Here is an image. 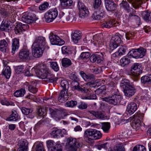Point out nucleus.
<instances>
[{
  "instance_id": "f257e3e1",
  "label": "nucleus",
  "mask_w": 151,
  "mask_h": 151,
  "mask_svg": "<svg viewBox=\"0 0 151 151\" xmlns=\"http://www.w3.org/2000/svg\"><path fill=\"white\" fill-rule=\"evenodd\" d=\"M43 65L37 66L35 72L37 76L41 77L45 79V81L48 83H52L56 81L58 78H55V76L51 71L47 69Z\"/></svg>"
},
{
  "instance_id": "f03ea898",
  "label": "nucleus",
  "mask_w": 151,
  "mask_h": 151,
  "mask_svg": "<svg viewBox=\"0 0 151 151\" xmlns=\"http://www.w3.org/2000/svg\"><path fill=\"white\" fill-rule=\"evenodd\" d=\"M121 87L123 89L125 96L129 97L133 96L135 92V89L132 85H131L129 81L122 80L120 85Z\"/></svg>"
},
{
  "instance_id": "7ed1b4c3",
  "label": "nucleus",
  "mask_w": 151,
  "mask_h": 151,
  "mask_svg": "<svg viewBox=\"0 0 151 151\" xmlns=\"http://www.w3.org/2000/svg\"><path fill=\"white\" fill-rule=\"evenodd\" d=\"M70 79L73 80V81L71 83L72 90H76L78 91H81L86 93H88L90 92V89L87 88L85 87L82 88L79 86V84L78 82L79 81V79L75 74L73 73L70 74Z\"/></svg>"
},
{
  "instance_id": "20e7f679",
  "label": "nucleus",
  "mask_w": 151,
  "mask_h": 151,
  "mask_svg": "<svg viewBox=\"0 0 151 151\" xmlns=\"http://www.w3.org/2000/svg\"><path fill=\"white\" fill-rule=\"evenodd\" d=\"M81 145L76 138L70 137L67 139L66 146L68 151H77L78 149L80 147Z\"/></svg>"
},
{
  "instance_id": "39448f33",
  "label": "nucleus",
  "mask_w": 151,
  "mask_h": 151,
  "mask_svg": "<svg viewBox=\"0 0 151 151\" xmlns=\"http://www.w3.org/2000/svg\"><path fill=\"white\" fill-rule=\"evenodd\" d=\"M146 51L145 49L141 47L131 50L129 52V55L132 57L138 59L143 57L146 54Z\"/></svg>"
},
{
  "instance_id": "423d86ee",
  "label": "nucleus",
  "mask_w": 151,
  "mask_h": 151,
  "mask_svg": "<svg viewBox=\"0 0 151 151\" xmlns=\"http://www.w3.org/2000/svg\"><path fill=\"white\" fill-rule=\"evenodd\" d=\"M49 110L52 117L56 121H59L63 119L66 115L65 114L66 110L64 109H61L60 110L56 111L49 108Z\"/></svg>"
},
{
  "instance_id": "0eeeda50",
  "label": "nucleus",
  "mask_w": 151,
  "mask_h": 151,
  "mask_svg": "<svg viewBox=\"0 0 151 151\" xmlns=\"http://www.w3.org/2000/svg\"><path fill=\"white\" fill-rule=\"evenodd\" d=\"M58 11L56 8L49 10L45 15V18L46 22L49 23L53 21L57 16Z\"/></svg>"
},
{
  "instance_id": "6e6552de",
  "label": "nucleus",
  "mask_w": 151,
  "mask_h": 151,
  "mask_svg": "<svg viewBox=\"0 0 151 151\" xmlns=\"http://www.w3.org/2000/svg\"><path fill=\"white\" fill-rule=\"evenodd\" d=\"M122 99V97L121 95L116 94L113 95L111 96L106 97L102 99L103 101L114 105L120 104Z\"/></svg>"
},
{
  "instance_id": "1a4fd4ad",
  "label": "nucleus",
  "mask_w": 151,
  "mask_h": 151,
  "mask_svg": "<svg viewBox=\"0 0 151 151\" xmlns=\"http://www.w3.org/2000/svg\"><path fill=\"white\" fill-rule=\"evenodd\" d=\"M121 40L120 37L117 35H115L111 38L109 44L110 49L113 50L120 45Z\"/></svg>"
},
{
  "instance_id": "9d476101",
  "label": "nucleus",
  "mask_w": 151,
  "mask_h": 151,
  "mask_svg": "<svg viewBox=\"0 0 151 151\" xmlns=\"http://www.w3.org/2000/svg\"><path fill=\"white\" fill-rule=\"evenodd\" d=\"M19 58L23 60H30L32 59L31 53L29 50L25 48L23 49L20 50L19 54Z\"/></svg>"
},
{
  "instance_id": "9b49d317",
  "label": "nucleus",
  "mask_w": 151,
  "mask_h": 151,
  "mask_svg": "<svg viewBox=\"0 0 151 151\" xmlns=\"http://www.w3.org/2000/svg\"><path fill=\"white\" fill-rule=\"evenodd\" d=\"M33 56L35 58H39L42 55L44 47L32 45Z\"/></svg>"
},
{
  "instance_id": "f8f14e48",
  "label": "nucleus",
  "mask_w": 151,
  "mask_h": 151,
  "mask_svg": "<svg viewBox=\"0 0 151 151\" xmlns=\"http://www.w3.org/2000/svg\"><path fill=\"white\" fill-rule=\"evenodd\" d=\"M141 65L138 63H135L131 67V73L132 75L134 76H137L139 75L142 72L140 69Z\"/></svg>"
},
{
  "instance_id": "ddd939ff",
  "label": "nucleus",
  "mask_w": 151,
  "mask_h": 151,
  "mask_svg": "<svg viewBox=\"0 0 151 151\" xmlns=\"http://www.w3.org/2000/svg\"><path fill=\"white\" fill-rule=\"evenodd\" d=\"M22 20L23 22L29 24L33 23L35 21L34 16L30 13L23 14Z\"/></svg>"
},
{
  "instance_id": "4468645a",
  "label": "nucleus",
  "mask_w": 151,
  "mask_h": 151,
  "mask_svg": "<svg viewBox=\"0 0 151 151\" xmlns=\"http://www.w3.org/2000/svg\"><path fill=\"white\" fill-rule=\"evenodd\" d=\"M49 39L52 44L61 45L64 44L65 42L63 40L55 35H53L49 37Z\"/></svg>"
},
{
  "instance_id": "2eb2a0df",
  "label": "nucleus",
  "mask_w": 151,
  "mask_h": 151,
  "mask_svg": "<svg viewBox=\"0 0 151 151\" xmlns=\"http://www.w3.org/2000/svg\"><path fill=\"white\" fill-rule=\"evenodd\" d=\"M46 44L45 38L43 37L40 36L36 38L32 45L35 46L44 47Z\"/></svg>"
},
{
  "instance_id": "dca6fc26",
  "label": "nucleus",
  "mask_w": 151,
  "mask_h": 151,
  "mask_svg": "<svg viewBox=\"0 0 151 151\" xmlns=\"http://www.w3.org/2000/svg\"><path fill=\"white\" fill-rule=\"evenodd\" d=\"M141 15L145 22L151 24V12L150 11L146 10L142 11L141 12Z\"/></svg>"
},
{
  "instance_id": "f3484780",
  "label": "nucleus",
  "mask_w": 151,
  "mask_h": 151,
  "mask_svg": "<svg viewBox=\"0 0 151 151\" xmlns=\"http://www.w3.org/2000/svg\"><path fill=\"white\" fill-rule=\"evenodd\" d=\"M90 61L93 63L96 62L98 63H102L103 61L102 57L100 55L95 54L92 55L90 57Z\"/></svg>"
},
{
  "instance_id": "a211bd4d",
  "label": "nucleus",
  "mask_w": 151,
  "mask_h": 151,
  "mask_svg": "<svg viewBox=\"0 0 151 151\" xmlns=\"http://www.w3.org/2000/svg\"><path fill=\"white\" fill-rule=\"evenodd\" d=\"M19 40L18 38H14L12 40V52L14 54L18 49L19 45Z\"/></svg>"
},
{
  "instance_id": "6ab92c4d",
  "label": "nucleus",
  "mask_w": 151,
  "mask_h": 151,
  "mask_svg": "<svg viewBox=\"0 0 151 151\" xmlns=\"http://www.w3.org/2000/svg\"><path fill=\"white\" fill-rule=\"evenodd\" d=\"M80 74L84 80L86 81H92L95 79V76L92 74H86L83 71H81Z\"/></svg>"
},
{
  "instance_id": "aec40b11",
  "label": "nucleus",
  "mask_w": 151,
  "mask_h": 151,
  "mask_svg": "<svg viewBox=\"0 0 151 151\" xmlns=\"http://www.w3.org/2000/svg\"><path fill=\"white\" fill-rule=\"evenodd\" d=\"M26 85H29L28 89L30 92L33 93H35L38 91L37 89L36 88L37 83L34 81H32L29 84L28 83L26 82Z\"/></svg>"
},
{
  "instance_id": "412c9836",
  "label": "nucleus",
  "mask_w": 151,
  "mask_h": 151,
  "mask_svg": "<svg viewBox=\"0 0 151 151\" xmlns=\"http://www.w3.org/2000/svg\"><path fill=\"white\" fill-rule=\"evenodd\" d=\"M69 98V95L68 94L67 90H62L60 94L58 100L60 102H62L68 100Z\"/></svg>"
},
{
  "instance_id": "4be33fe9",
  "label": "nucleus",
  "mask_w": 151,
  "mask_h": 151,
  "mask_svg": "<svg viewBox=\"0 0 151 151\" xmlns=\"http://www.w3.org/2000/svg\"><path fill=\"white\" fill-rule=\"evenodd\" d=\"M137 108V106L136 104L134 102H132L128 105L127 110L130 115H132L136 111Z\"/></svg>"
},
{
  "instance_id": "5701e85b",
  "label": "nucleus",
  "mask_w": 151,
  "mask_h": 151,
  "mask_svg": "<svg viewBox=\"0 0 151 151\" xmlns=\"http://www.w3.org/2000/svg\"><path fill=\"white\" fill-rule=\"evenodd\" d=\"M28 143L26 140L21 141L17 151H28Z\"/></svg>"
},
{
  "instance_id": "b1692460",
  "label": "nucleus",
  "mask_w": 151,
  "mask_h": 151,
  "mask_svg": "<svg viewBox=\"0 0 151 151\" xmlns=\"http://www.w3.org/2000/svg\"><path fill=\"white\" fill-rule=\"evenodd\" d=\"M105 15L104 11L102 10L100 12H94L93 14L92 18L94 20H100L104 17Z\"/></svg>"
},
{
  "instance_id": "393cba45",
  "label": "nucleus",
  "mask_w": 151,
  "mask_h": 151,
  "mask_svg": "<svg viewBox=\"0 0 151 151\" xmlns=\"http://www.w3.org/2000/svg\"><path fill=\"white\" fill-rule=\"evenodd\" d=\"M96 129H87L85 131L84 136L86 137L94 140Z\"/></svg>"
},
{
  "instance_id": "a878e982",
  "label": "nucleus",
  "mask_w": 151,
  "mask_h": 151,
  "mask_svg": "<svg viewBox=\"0 0 151 151\" xmlns=\"http://www.w3.org/2000/svg\"><path fill=\"white\" fill-rule=\"evenodd\" d=\"M126 47L125 46H122L117 51L112 54L113 57H118L124 55L125 52Z\"/></svg>"
},
{
  "instance_id": "bb28decb",
  "label": "nucleus",
  "mask_w": 151,
  "mask_h": 151,
  "mask_svg": "<svg viewBox=\"0 0 151 151\" xmlns=\"http://www.w3.org/2000/svg\"><path fill=\"white\" fill-rule=\"evenodd\" d=\"M88 112L98 119H103L105 117L104 112L98 111H89Z\"/></svg>"
},
{
  "instance_id": "cd10ccee",
  "label": "nucleus",
  "mask_w": 151,
  "mask_h": 151,
  "mask_svg": "<svg viewBox=\"0 0 151 151\" xmlns=\"http://www.w3.org/2000/svg\"><path fill=\"white\" fill-rule=\"evenodd\" d=\"M50 134L55 138H58L59 137L60 135L61 137L63 136L62 131L61 129H58L56 128L52 129Z\"/></svg>"
},
{
  "instance_id": "c85d7f7f",
  "label": "nucleus",
  "mask_w": 151,
  "mask_h": 151,
  "mask_svg": "<svg viewBox=\"0 0 151 151\" xmlns=\"http://www.w3.org/2000/svg\"><path fill=\"white\" fill-rule=\"evenodd\" d=\"M106 8L109 11H114L116 6V4L112 1H108L106 3Z\"/></svg>"
},
{
  "instance_id": "c756f323",
  "label": "nucleus",
  "mask_w": 151,
  "mask_h": 151,
  "mask_svg": "<svg viewBox=\"0 0 151 151\" xmlns=\"http://www.w3.org/2000/svg\"><path fill=\"white\" fill-rule=\"evenodd\" d=\"M71 36L72 41L75 43H78V40L81 37V34L77 31H76L74 33H72Z\"/></svg>"
},
{
  "instance_id": "7c9ffc66",
  "label": "nucleus",
  "mask_w": 151,
  "mask_h": 151,
  "mask_svg": "<svg viewBox=\"0 0 151 151\" xmlns=\"http://www.w3.org/2000/svg\"><path fill=\"white\" fill-rule=\"evenodd\" d=\"M116 23L115 21L113 20H111L109 21H106L102 24L103 27H104L107 28H110L112 27L116 26L118 24Z\"/></svg>"
},
{
  "instance_id": "2f4dec72",
  "label": "nucleus",
  "mask_w": 151,
  "mask_h": 151,
  "mask_svg": "<svg viewBox=\"0 0 151 151\" xmlns=\"http://www.w3.org/2000/svg\"><path fill=\"white\" fill-rule=\"evenodd\" d=\"M74 19V17L72 14H69L68 15H63L60 18V22H65L68 21L72 22Z\"/></svg>"
},
{
  "instance_id": "473e14b6",
  "label": "nucleus",
  "mask_w": 151,
  "mask_h": 151,
  "mask_svg": "<svg viewBox=\"0 0 151 151\" xmlns=\"http://www.w3.org/2000/svg\"><path fill=\"white\" fill-rule=\"evenodd\" d=\"M136 19L137 21L139 22L140 23V19L139 17L136 15V12L134 10H132V12H131L129 14L128 18V20H130L132 19Z\"/></svg>"
},
{
  "instance_id": "72a5a7b5",
  "label": "nucleus",
  "mask_w": 151,
  "mask_h": 151,
  "mask_svg": "<svg viewBox=\"0 0 151 151\" xmlns=\"http://www.w3.org/2000/svg\"><path fill=\"white\" fill-rule=\"evenodd\" d=\"M108 151H125L124 147L121 144H117L113 148H110Z\"/></svg>"
},
{
  "instance_id": "f704fd0d",
  "label": "nucleus",
  "mask_w": 151,
  "mask_h": 151,
  "mask_svg": "<svg viewBox=\"0 0 151 151\" xmlns=\"http://www.w3.org/2000/svg\"><path fill=\"white\" fill-rule=\"evenodd\" d=\"M129 3L132 4V6L135 8L138 7L142 4V0H127Z\"/></svg>"
},
{
  "instance_id": "c9c22d12",
  "label": "nucleus",
  "mask_w": 151,
  "mask_h": 151,
  "mask_svg": "<svg viewBox=\"0 0 151 151\" xmlns=\"http://www.w3.org/2000/svg\"><path fill=\"white\" fill-rule=\"evenodd\" d=\"M141 80L143 83H151V74H147L142 76L141 78Z\"/></svg>"
},
{
  "instance_id": "e433bc0d",
  "label": "nucleus",
  "mask_w": 151,
  "mask_h": 151,
  "mask_svg": "<svg viewBox=\"0 0 151 151\" xmlns=\"http://www.w3.org/2000/svg\"><path fill=\"white\" fill-rule=\"evenodd\" d=\"M89 14V12L87 8L79 10V17L81 18H84L87 17Z\"/></svg>"
},
{
  "instance_id": "4c0bfd02",
  "label": "nucleus",
  "mask_w": 151,
  "mask_h": 151,
  "mask_svg": "<svg viewBox=\"0 0 151 151\" xmlns=\"http://www.w3.org/2000/svg\"><path fill=\"white\" fill-rule=\"evenodd\" d=\"M11 70L10 67L9 66L6 67L4 68L2 73L6 79H9L11 74Z\"/></svg>"
},
{
  "instance_id": "58836bf2",
  "label": "nucleus",
  "mask_w": 151,
  "mask_h": 151,
  "mask_svg": "<svg viewBox=\"0 0 151 151\" xmlns=\"http://www.w3.org/2000/svg\"><path fill=\"white\" fill-rule=\"evenodd\" d=\"M101 128L103 131L105 133H108L109 132L110 127V123L108 122H102L101 123Z\"/></svg>"
},
{
  "instance_id": "ea45409f",
  "label": "nucleus",
  "mask_w": 151,
  "mask_h": 151,
  "mask_svg": "<svg viewBox=\"0 0 151 151\" xmlns=\"http://www.w3.org/2000/svg\"><path fill=\"white\" fill-rule=\"evenodd\" d=\"M121 6L128 12H130L131 8L130 7L129 4L126 1L123 0L120 4Z\"/></svg>"
},
{
  "instance_id": "a19ab883",
  "label": "nucleus",
  "mask_w": 151,
  "mask_h": 151,
  "mask_svg": "<svg viewBox=\"0 0 151 151\" xmlns=\"http://www.w3.org/2000/svg\"><path fill=\"white\" fill-rule=\"evenodd\" d=\"M8 44L5 40H0V50L2 52H5Z\"/></svg>"
},
{
  "instance_id": "79ce46f5",
  "label": "nucleus",
  "mask_w": 151,
  "mask_h": 151,
  "mask_svg": "<svg viewBox=\"0 0 151 151\" xmlns=\"http://www.w3.org/2000/svg\"><path fill=\"white\" fill-rule=\"evenodd\" d=\"M62 64L63 66L66 68L71 65L72 63L70 59L68 58H64L62 60Z\"/></svg>"
},
{
  "instance_id": "37998d69",
  "label": "nucleus",
  "mask_w": 151,
  "mask_h": 151,
  "mask_svg": "<svg viewBox=\"0 0 151 151\" xmlns=\"http://www.w3.org/2000/svg\"><path fill=\"white\" fill-rule=\"evenodd\" d=\"M26 91L24 89L21 88L20 90L16 91L14 93V96L17 97H21L23 96L25 93Z\"/></svg>"
},
{
  "instance_id": "c03bdc74",
  "label": "nucleus",
  "mask_w": 151,
  "mask_h": 151,
  "mask_svg": "<svg viewBox=\"0 0 151 151\" xmlns=\"http://www.w3.org/2000/svg\"><path fill=\"white\" fill-rule=\"evenodd\" d=\"M9 24L7 21H3L0 26V29L2 31H6L8 30Z\"/></svg>"
},
{
  "instance_id": "a18cd8bd",
  "label": "nucleus",
  "mask_w": 151,
  "mask_h": 151,
  "mask_svg": "<svg viewBox=\"0 0 151 151\" xmlns=\"http://www.w3.org/2000/svg\"><path fill=\"white\" fill-rule=\"evenodd\" d=\"M61 5L65 8L71 6L73 4L72 0H60Z\"/></svg>"
},
{
  "instance_id": "49530a36",
  "label": "nucleus",
  "mask_w": 151,
  "mask_h": 151,
  "mask_svg": "<svg viewBox=\"0 0 151 151\" xmlns=\"http://www.w3.org/2000/svg\"><path fill=\"white\" fill-rule=\"evenodd\" d=\"M130 62V60L128 58L124 57L120 60V63L122 66H124L128 65Z\"/></svg>"
},
{
  "instance_id": "de8ad7c7",
  "label": "nucleus",
  "mask_w": 151,
  "mask_h": 151,
  "mask_svg": "<svg viewBox=\"0 0 151 151\" xmlns=\"http://www.w3.org/2000/svg\"><path fill=\"white\" fill-rule=\"evenodd\" d=\"M77 104V102L76 101L71 100L65 103V106L67 107L73 108L76 106Z\"/></svg>"
},
{
  "instance_id": "09e8293b",
  "label": "nucleus",
  "mask_w": 151,
  "mask_h": 151,
  "mask_svg": "<svg viewBox=\"0 0 151 151\" xmlns=\"http://www.w3.org/2000/svg\"><path fill=\"white\" fill-rule=\"evenodd\" d=\"M16 25L14 29L15 32L16 34L20 33L22 31V23L20 22L16 23Z\"/></svg>"
},
{
  "instance_id": "8fccbe9b",
  "label": "nucleus",
  "mask_w": 151,
  "mask_h": 151,
  "mask_svg": "<svg viewBox=\"0 0 151 151\" xmlns=\"http://www.w3.org/2000/svg\"><path fill=\"white\" fill-rule=\"evenodd\" d=\"M90 55V54L88 52H83L80 56V57L82 60L86 62L87 60L88 59Z\"/></svg>"
},
{
  "instance_id": "3c124183",
  "label": "nucleus",
  "mask_w": 151,
  "mask_h": 151,
  "mask_svg": "<svg viewBox=\"0 0 151 151\" xmlns=\"http://www.w3.org/2000/svg\"><path fill=\"white\" fill-rule=\"evenodd\" d=\"M103 37L102 35L100 34H97L93 36V44L95 45L99 40H101V38Z\"/></svg>"
},
{
  "instance_id": "603ef678",
  "label": "nucleus",
  "mask_w": 151,
  "mask_h": 151,
  "mask_svg": "<svg viewBox=\"0 0 151 151\" xmlns=\"http://www.w3.org/2000/svg\"><path fill=\"white\" fill-rule=\"evenodd\" d=\"M70 48L68 46H65L62 47V53L65 55H68L70 52Z\"/></svg>"
},
{
  "instance_id": "864d4df0",
  "label": "nucleus",
  "mask_w": 151,
  "mask_h": 151,
  "mask_svg": "<svg viewBox=\"0 0 151 151\" xmlns=\"http://www.w3.org/2000/svg\"><path fill=\"white\" fill-rule=\"evenodd\" d=\"M34 146H36V151H44V148L43 145L42 143H35Z\"/></svg>"
},
{
  "instance_id": "5fc2aeb1",
  "label": "nucleus",
  "mask_w": 151,
  "mask_h": 151,
  "mask_svg": "<svg viewBox=\"0 0 151 151\" xmlns=\"http://www.w3.org/2000/svg\"><path fill=\"white\" fill-rule=\"evenodd\" d=\"M133 151H146V148L142 145H137L133 148Z\"/></svg>"
},
{
  "instance_id": "6e6d98bb",
  "label": "nucleus",
  "mask_w": 151,
  "mask_h": 151,
  "mask_svg": "<svg viewBox=\"0 0 151 151\" xmlns=\"http://www.w3.org/2000/svg\"><path fill=\"white\" fill-rule=\"evenodd\" d=\"M37 114L39 116H45L46 114V110L44 108H38L37 109Z\"/></svg>"
},
{
  "instance_id": "4d7b16f0",
  "label": "nucleus",
  "mask_w": 151,
  "mask_h": 151,
  "mask_svg": "<svg viewBox=\"0 0 151 151\" xmlns=\"http://www.w3.org/2000/svg\"><path fill=\"white\" fill-rule=\"evenodd\" d=\"M60 85L61 87L64 90H67V87L68 88L69 84L68 81L66 80H62L60 82Z\"/></svg>"
},
{
  "instance_id": "13d9d810",
  "label": "nucleus",
  "mask_w": 151,
  "mask_h": 151,
  "mask_svg": "<svg viewBox=\"0 0 151 151\" xmlns=\"http://www.w3.org/2000/svg\"><path fill=\"white\" fill-rule=\"evenodd\" d=\"M49 6L48 3L45 2L44 3L42 4L39 6V9L40 10L43 11L47 8Z\"/></svg>"
},
{
  "instance_id": "bf43d9fd",
  "label": "nucleus",
  "mask_w": 151,
  "mask_h": 151,
  "mask_svg": "<svg viewBox=\"0 0 151 151\" xmlns=\"http://www.w3.org/2000/svg\"><path fill=\"white\" fill-rule=\"evenodd\" d=\"M50 66L56 71H58L59 70V68L56 62H51L50 63Z\"/></svg>"
},
{
  "instance_id": "052dcab7",
  "label": "nucleus",
  "mask_w": 151,
  "mask_h": 151,
  "mask_svg": "<svg viewBox=\"0 0 151 151\" xmlns=\"http://www.w3.org/2000/svg\"><path fill=\"white\" fill-rule=\"evenodd\" d=\"M94 140H97L100 139L102 137V134L99 131L96 129Z\"/></svg>"
},
{
  "instance_id": "680f3d73",
  "label": "nucleus",
  "mask_w": 151,
  "mask_h": 151,
  "mask_svg": "<svg viewBox=\"0 0 151 151\" xmlns=\"http://www.w3.org/2000/svg\"><path fill=\"white\" fill-rule=\"evenodd\" d=\"M77 6L79 10L87 8L82 1L80 0L78 1Z\"/></svg>"
},
{
  "instance_id": "e2e57ef3",
  "label": "nucleus",
  "mask_w": 151,
  "mask_h": 151,
  "mask_svg": "<svg viewBox=\"0 0 151 151\" xmlns=\"http://www.w3.org/2000/svg\"><path fill=\"white\" fill-rule=\"evenodd\" d=\"M97 98L96 95L94 94H90L89 95L83 97V99H95Z\"/></svg>"
},
{
  "instance_id": "0e129e2a",
  "label": "nucleus",
  "mask_w": 151,
  "mask_h": 151,
  "mask_svg": "<svg viewBox=\"0 0 151 151\" xmlns=\"http://www.w3.org/2000/svg\"><path fill=\"white\" fill-rule=\"evenodd\" d=\"M22 111L24 114L27 115L29 113L32 112V110L31 109H28L27 108L23 107L22 109Z\"/></svg>"
},
{
  "instance_id": "69168bd1",
  "label": "nucleus",
  "mask_w": 151,
  "mask_h": 151,
  "mask_svg": "<svg viewBox=\"0 0 151 151\" xmlns=\"http://www.w3.org/2000/svg\"><path fill=\"white\" fill-rule=\"evenodd\" d=\"M140 122L141 120L139 119H137L136 120H135L134 122L133 123V126L136 129H138L140 128Z\"/></svg>"
},
{
  "instance_id": "338daca9",
  "label": "nucleus",
  "mask_w": 151,
  "mask_h": 151,
  "mask_svg": "<svg viewBox=\"0 0 151 151\" xmlns=\"http://www.w3.org/2000/svg\"><path fill=\"white\" fill-rule=\"evenodd\" d=\"M46 143L48 149H51V150H52V148L54 145V142L52 140H48L47 141Z\"/></svg>"
},
{
  "instance_id": "774afa93",
  "label": "nucleus",
  "mask_w": 151,
  "mask_h": 151,
  "mask_svg": "<svg viewBox=\"0 0 151 151\" xmlns=\"http://www.w3.org/2000/svg\"><path fill=\"white\" fill-rule=\"evenodd\" d=\"M53 151H62V147L60 144H56L53 148Z\"/></svg>"
}]
</instances>
